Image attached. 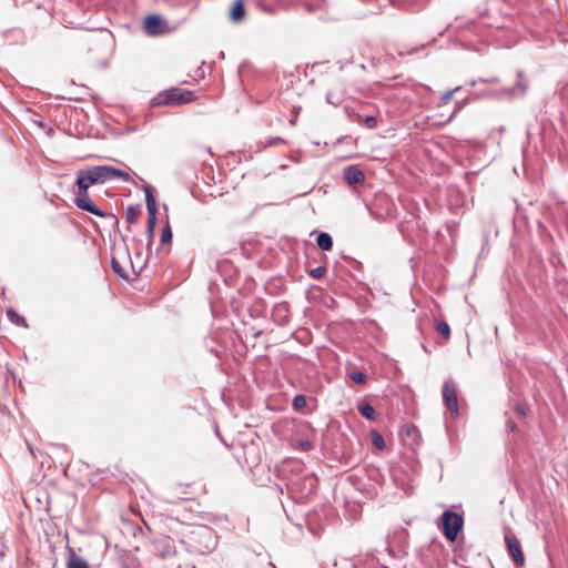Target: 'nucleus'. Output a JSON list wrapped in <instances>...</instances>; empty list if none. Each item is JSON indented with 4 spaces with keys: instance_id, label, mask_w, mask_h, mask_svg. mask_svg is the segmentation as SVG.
<instances>
[{
    "instance_id": "f257e3e1",
    "label": "nucleus",
    "mask_w": 568,
    "mask_h": 568,
    "mask_svg": "<svg viewBox=\"0 0 568 568\" xmlns=\"http://www.w3.org/2000/svg\"><path fill=\"white\" fill-rule=\"evenodd\" d=\"M181 542L186 549L195 554H207L216 547V536L212 528L205 525H185L182 530Z\"/></svg>"
},
{
    "instance_id": "f03ea898",
    "label": "nucleus",
    "mask_w": 568,
    "mask_h": 568,
    "mask_svg": "<svg viewBox=\"0 0 568 568\" xmlns=\"http://www.w3.org/2000/svg\"><path fill=\"white\" fill-rule=\"evenodd\" d=\"M78 191L75 192L74 204L97 216L105 217L108 214L101 211L89 195V187L95 185V179L91 168L80 170L75 182Z\"/></svg>"
},
{
    "instance_id": "7ed1b4c3",
    "label": "nucleus",
    "mask_w": 568,
    "mask_h": 568,
    "mask_svg": "<svg viewBox=\"0 0 568 568\" xmlns=\"http://www.w3.org/2000/svg\"><path fill=\"white\" fill-rule=\"evenodd\" d=\"M464 518L462 515L446 510L442 514V531L448 541H455L463 529Z\"/></svg>"
},
{
    "instance_id": "20e7f679",
    "label": "nucleus",
    "mask_w": 568,
    "mask_h": 568,
    "mask_svg": "<svg viewBox=\"0 0 568 568\" xmlns=\"http://www.w3.org/2000/svg\"><path fill=\"white\" fill-rule=\"evenodd\" d=\"M94 175L97 184H103L109 180L120 179L124 182L131 181V176L128 172L115 169L110 165H95L90 166Z\"/></svg>"
},
{
    "instance_id": "39448f33",
    "label": "nucleus",
    "mask_w": 568,
    "mask_h": 568,
    "mask_svg": "<svg viewBox=\"0 0 568 568\" xmlns=\"http://www.w3.org/2000/svg\"><path fill=\"white\" fill-rule=\"evenodd\" d=\"M442 394L444 404L450 412V415L457 417L459 415V408L456 384L450 379L445 381Z\"/></svg>"
},
{
    "instance_id": "423d86ee",
    "label": "nucleus",
    "mask_w": 568,
    "mask_h": 568,
    "mask_svg": "<svg viewBox=\"0 0 568 568\" xmlns=\"http://www.w3.org/2000/svg\"><path fill=\"white\" fill-rule=\"evenodd\" d=\"M505 542L507 545V549L509 555L513 558V561L516 566L523 567L525 565V556L521 550V544L516 535L511 531H507L505 534Z\"/></svg>"
},
{
    "instance_id": "0eeeda50",
    "label": "nucleus",
    "mask_w": 568,
    "mask_h": 568,
    "mask_svg": "<svg viewBox=\"0 0 568 568\" xmlns=\"http://www.w3.org/2000/svg\"><path fill=\"white\" fill-rule=\"evenodd\" d=\"M144 30L149 36H160L166 32V27L159 17L149 16L144 20Z\"/></svg>"
},
{
    "instance_id": "6e6552de",
    "label": "nucleus",
    "mask_w": 568,
    "mask_h": 568,
    "mask_svg": "<svg viewBox=\"0 0 568 568\" xmlns=\"http://www.w3.org/2000/svg\"><path fill=\"white\" fill-rule=\"evenodd\" d=\"M343 179L349 185H359L364 183V172L356 165H347L343 170Z\"/></svg>"
},
{
    "instance_id": "1a4fd4ad",
    "label": "nucleus",
    "mask_w": 568,
    "mask_h": 568,
    "mask_svg": "<svg viewBox=\"0 0 568 568\" xmlns=\"http://www.w3.org/2000/svg\"><path fill=\"white\" fill-rule=\"evenodd\" d=\"M121 257H122V260L119 256L114 255L111 260V266L118 276L128 280L130 277V274H129L128 267H126L128 262H129V256L126 253H122Z\"/></svg>"
},
{
    "instance_id": "9d476101",
    "label": "nucleus",
    "mask_w": 568,
    "mask_h": 568,
    "mask_svg": "<svg viewBox=\"0 0 568 568\" xmlns=\"http://www.w3.org/2000/svg\"><path fill=\"white\" fill-rule=\"evenodd\" d=\"M178 101V93L175 90L163 92L153 99L154 105L174 104Z\"/></svg>"
},
{
    "instance_id": "9b49d317",
    "label": "nucleus",
    "mask_w": 568,
    "mask_h": 568,
    "mask_svg": "<svg viewBox=\"0 0 568 568\" xmlns=\"http://www.w3.org/2000/svg\"><path fill=\"white\" fill-rule=\"evenodd\" d=\"M67 568H90V566L85 559L71 550L68 557Z\"/></svg>"
},
{
    "instance_id": "f8f14e48",
    "label": "nucleus",
    "mask_w": 568,
    "mask_h": 568,
    "mask_svg": "<svg viewBox=\"0 0 568 568\" xmlns=\"http://www.w3.org/2000/svg\"><path fill=\"white\" fill-rule=\"evenodd\" d=\"M243 1L244 0H236L231 10V19L235 22L241 21L245 16Z\"/></svg>"
},
{
    "instance_id": "ddd939ff",
    "label": "nucleus",
    "mask_w": 568,
    "mask_h": 568,
    "mask_svg": "<svg viewBox=\"0 0 568 568\" xmlns=\"http://www.w3.org/2000/svg\"><path fill=\"white\" fill-rule=\"evenodd\" d=\"M317 246L323 251H329L333 246L332 236L328 233H320L316 239Z\"/></svg>"
},
{
    "instance_id": "4468645a",
    "label": "nucleus",
    "mask_w": 568,
    "mask_h": 568,
    "mask_svg": "<svg viewBox=\"0 0 568 568\" xmlns=\"http://www.w3.org/2000/svg\"><path fill=\"white\" fill-rule=\"evenodd\" d=\"M7 317L9 318V321L17 325V326H21V327H27L28 324H27V321L23 316H21L20 314H18L12 308H9L7 311Z\"/></svg>"
},
{
    "instance_id": "2eb2a0df",
    "label": "nucleus",
    "mask_w": 568,
    "mask_h": 568,
    "mask_svg": "<svg viewBox=\"0 0 568 568\" xmlns=\"http://www.w3.org/2000/svg\"><path fill=\"white\" fill-rule=\"evenodd\" d=\"M359 414L368 420L376 419V412L371 404H362L358 406Z\"/></svg>"
},
{
    "instance_id": "dca6fc26",
    "label": "nucleus",
    "mask_w": 568,
    "mask_h": 568,
    "mask_svg": "<svg viewBox=\"0 0 568 568\" xmlns=\"http://www.w3.org/2000/svg\"><path fill=\"white\" fill-rule=\"evenodd\" d=\"M141 214L140 206H129L125 212V220L128 223H135Z\"/></svg>"
},
{
    "instance_id": "f3484780",
    "label": "nucleus",
    "mask_w": 568,
    "mask_h": 568,
    "mask_svg": "<svg viewBox=\"0 0 568 568\" xmlns=\"http://www.w3.org/2000/svg\"><path fill=\"white\" fill-rule=\"evenodd\" d=\"M436 331L443 335L445 339H448L450 337V328L449 325L444 321H438L436 323Z\"/></svg>"
},
{
    "instance_id": "a211bd4d",
    "label": "nucleus",
    "mask_w": 568,
    "mask_h": 568,
    "mask_svg": "<svg viewBox=\"0 0 568 568\" xmlns=\"http://www.w3.org/2000/svg\"><path fill=\"white\" fill-rule=\"evenodd\" d=\"M195 100L194 92L180 89V104L190 103Z\"/></svg>"
},
{
    "instance_id": "6ab92c4d",
    "label": "nucleus",
    "mask_w": 568,
    "mask_h": 568,
    "mask_svg": "<svg viewBox=\"0 0 568 568\" xmlns=\"http://www.w3.org/2000/svg\"><path fill=\"white\" fill-rule=\"evenodd\" d=\"M306 405V398L304 395H295L292 400V406L294 409H301Z\"/></svg>"
},
{
    "instance_id": "aec40b11",
    "label": "nucleus",
    "mask_w": 568,
    "mask_h": 568,
    "mask_svg": "<svg viewBox=\"0 0 568 568\" xmlns=\"http://www.w3.org/2000/svg\"><path fill=\"white\" fill-rule=\"evenodd\" d=\"M349 378L359 385H364L366 383V376L362 372H352L349 374Z\"/></svg>"
},
{
    "instance_id": "412c9836",
    "label": "nucleus",
    "mask_w": 568,
    "mask_h": 568,
    "mask_svg": "<svg viewBox=\"0 0 568 568\" xmlns=\"http://www.w3.org/2000/svg\"><path fill=\"white\" fill-rule=\"evenodd\" d=\"M372 443L376 448L379 449L385 446L384 439L378 432H372Z\"/></svg>"
},
{
    "instance_id": "4be33fe9",
    "label": "nucleus",
    "mask_w": 568,
    "mask_h": 568,
    "mask_svg": "<svg viewBox=\"0 0 568 568\" xmlns=\"http://www.w3.org/2000/svg\"><path fill=\"white\" fill-rule=\"evenodd\" d=\"M148 219V233L152 235L155 225V209H151Z\"/></svg>"
},
{
    "instance_id": "5701e85b",
    "label": "nucleus",
    "mask_w": 568,
    "mask_h": 568,
    "mask_svg": "<svg viewBox=\"0 0 568 568\" xmlns=\"http://www.w3.org/2000/svg\"><path fill=\"white\" fill-rule=\"evenodd\" d=\"M172 236H173V234H172L170 226H166L165 229H163V231L161 233V244L171 243Z\"/></svg>"
},
{
    "instance_id": "b1692460",
    "label": "nucleus",
    "mask_w": 568,
    "mask_h": 568,
    "mask_svg": "<svg viewBox=\"0 0 568 568\" xmlns=\"http://www.w3.org/2000/svg\"><path fill=\"white\" fill-rule=\"evenodd\" d=\"M186 489L180 491V494H183L185 495V497H183V499H192L193 496L197 493L199 489H196L193 485H186L185 486Z\"/></svg>"
},
{
    "instance_id": "393cba45",
    "label": "nucleus",
    "mask_w": 568,
    "mask_h": 568,
    "mask_svg": "<svg viewBox=\"0 0 568 568\" xmlns=\"http://www.w3.org/2000/svg\"><path fill=\"white\" fill-rule=\"evenodd\" d=\"M326 273V267L325 266H318L316 268H313L311 272H310V275L315 278V280H318V278H322L324 276V274Z\"/></svg>"
},
{
    "instance_id": "a878e982",
    "label": "nucleus",
    "mask_w": 568,
    "mask_h": 568,
    "mask_svg": "<svg viewBox=\"0 0 568 568\" xmlns=\"http://www.w3.org/2000/svg\"><path fill=\"white\" fill-rule=\"evenodd\" d=\"M363 123L366 128L374 129L377 125V119L373 115H368L363 119Z\"/></svg>"
},
{
    "instance_id": "bb28decb",
    "label": "nucleus",
    "mask_w": 568,
    "mask_h": 568,
    "mask_svg": "<svg viewBox=\"0 0 568 568\" xmlns=\"http://www.w3.org/2000/svg\"><path fill=\"white\" fill-rule=\"evenodd\" d=\"M326 101L329 103V104H334V105H338L341 103V100L338 98H336L334 95V93L332 92H328L326 94Z\"/></svg>"
},
{
    "instance_id": "cd10ccee",
    "label": "nucleus",
    "mask_w": 568,
    "mask_h": 568,
    "mask_svg": "<svg viewBox=\"0 0 568 568\" xmlns=\"http://www.w3.org/2000/svg\"><path fill=\"white\" fill-rule=\"evenodd\" d=\"M192 81H200L201 79L204 78V71L201 67H199L194 73V75H190Z\"/></svg>"
},
{
    "instance_id": "c85d7f7f",
    "label": "nucleus",
    "mask_w": 568,
    "mask_h": 568,
    "mask_svg": "<svg viewBox=\"0 0 568 568\" xmlns=\"http://www.w3.org/2000/svg\"><path fill=\"white\" fill-rule=\"evenodd\" d=\"M146 206H148V212H150L151 209H155V201L152 196L151 193H146Z\"/></svg>"
},
{
    "instance_id": "c756f323",
    "label": "nucleus",
    "mask_w": 568,
    "mask_h": 568,
    "mask_svg": "<svg viewBox=\"0 0 568 568\" xmlns=\"http://www.w3.org/2000/svg\"><path fill=\"white\" fill-rule=\"evenodd\" d=\"M456 90H457V89L446 91V92L442 95V101H443L444 103H447L448 101H450V100L453 99L454 93H455V91H456Z\"/></svg>"
},
{
    "instance_id": "7c9ffc66",
    "label": "nucleus",
    "mask_w": 568,
    "mask_h": 568,
    "mask_svg": "<svg viewBox=\"0 0 568 568\" xmlns=\"http://www.w3.org/2000/svg\"><path fill=\"white\" fill-rule=\"evenodd\" d=\"M285 141L281 138H272L267 141V145H275L277 143H284Z\"/></svg>"
},
{
    "instance_id": "2f4dec72",
    "label": "nucleus",
    "mask_w": 568,
    "mask_h": 568,
    "mask_svg": "<svg viewBox=\"0 0 568 568\" xmlns=\"http://www.w3.org/2000/svg\"><path fill=\"white\" fill-rule=\"evenodd\" d=\"M516 413H517V415H518V416H520V417H525V416H526V410H525V408H524L523 406H520V405H517V407H516Z\"/></svg>"
},
{
    "instance_id": "473e14b6",
    "label": "nucleus",
    "mask_w": 568,
    "mask_h": 568,
    "mask_svg": "<svg viewBox=\"0 0 568 568\" xmlns=\"http://www.w3.org/2000/svg\"><path fill=\"white\" fill-rule=\"evenodd\" d=\"M507 427L509 428L510 432H515L517 426H516L515 422L508 420Z\"/></svg>"
},
{
    "instance_id": "72a5a7b5",
    "label": "nucleus",
    "mask_w": 568,
    "mask_h": 568,
    "mask_svg": "<svg viewBox=\"0 0 568 568\" xmlns=\"http://www.w3.org/2000/svg\"><path fill=\"white\" fill-rule=\"evenodd\" d=\"M303 447L308 448V447H310V443H305V444H303Z\"/></svg>"
},
{
    "instance_id": "f704fd0d",
    "label": "nucleus",
    "mask_w": 568,
    "mask_h": 568,
    "mask_svg": "<svg viewBox=\"0 0 568 568\" xmlns=\"http://www.w3.org/2000/svg\"><path fill=\"white\" fill-rule=\"evenodd\" d=\"M303 447L308 448V447H310V443H305V444H303Z\"/></svg>"
}]
</instances>
